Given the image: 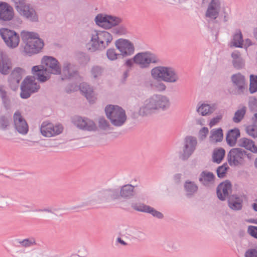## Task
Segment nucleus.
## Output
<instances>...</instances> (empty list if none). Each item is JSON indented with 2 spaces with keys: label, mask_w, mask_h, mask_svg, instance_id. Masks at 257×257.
<instances>
[{
  "label": "nucleus",
  "mask_w": 257,
  "mask_h": 257,
  "mask_svg": "<svg viewBox=\"0 0 257 257\" xmlns=\"http://www.w3.org/2000/svg\"><path fill=\"white\" fill-rule=\"evenodd\" d=\"M171 102L168 97L162 94H153L146 100L140 108L139 114L147 116L153 113L165 111L169 109Z\"/></svg>",
  "instance_id": "nucleus-1"
},
{
  "label": "nucleus",
  "mask_w": 257,
  "mask_h": 257,
  "mask_svg": "<svg viewBox=\"0 0 257 257\" xmlns=\"http://www.w3.org/2000/svg\"><path fill=\"white\" fill-rule=\"evenodd\" d=\"M42 65L35 66L32 68V72L37 79L44 82L50 78L47 73L54 75L61 74V67L58 60L52 56H44L41 61Z\"/></svg>",
  "instance_id": "nucleus-2"
},
{
  "label": "nucleus",
  "mask_w": 257,
  "mask_h": 257,
  "mask_svg": "<svg viewBox=\"0 0 257 257\" xmlns=\"http://www.w3.org/2000/svg\"><path fill=\"white\" fill-rule=\"evenodd\" d=\"M21 38L25 44L23 51L28 55L39 53L44 47V42L38 33H21Z\"/></svg>",
  "instance_id": "nucleus-3"
},
{
  "label": "nucleus",
  "mask_w": 257,
  "mask_h": 257,
  "mask_svg": "<svg viewBox=\"0 0 257 257\" xmlns=\"http://www.w3.org/2000/svg\"><path fill=\"white\" fill-rule=\"evenodd\" d=\"M151 75L156 80L161 79L168 83H175L180 79L177 71L171 67H156L152 69Z\"/></svg>",
  "instance_id": "nucleus-4"
},
{
  "label": "nucleus",
  "mask_w": 257,
  "mask_h": 257,
  "mask_svg": "<svg viewBox=\"0 0 257 257\" xmlns=\"http://www.w3.org/2000/svg\"><path fill=\"white\" fill-rule=\"evenodd\" d=\"M115 46L121 53L120 54H117L114 49H108L106 55L110 60H115L120 55H121L123 57H127L134 53L135 49L133 44L128 40L119 39L115 42Z\"/></svg>",
  "instance_id": "nucleus-5"
},
{
  "label": "nucleus",
  "mask_w": 257,
  "mask_h": 257,
  "mask_svg": "<svg viewBox=\"0 0 257 257\" xmlns=\"http://www.w3.org/2000/svg\"><path fill=\"white\" fill-rule=\"evenodd\" d=\"M107 117L115 126L122 125L126 120L125 110L118 105H107L105 108Z\"/></svg>",
  "instance_id": "nucleus-6"
},
{
  "label": "nucleus",
  "mask_w": 257,
  "mask_h": 257,
  "mask_svg": "<svg viewBox=\"0 0 257 257\" xmlns=\"http://www.w3.org/2000/svg\"><path fill=\"white\" fill-rule=\"evenodd\" d=\"M94 21L97 26L105 30L110 29L122 22V20L118 17L104 13L97 14Z\"/></svg>",
  "instance_id": "nucleus-7"
},
{
  "label": "nucleus",
  "mask_w": 257,
  "mask_h": 257,
  "mask_svg": "<svg viewBox=\"0 0 257 257\" xmlns=\"http://www.w3.org/2000/svg\"><path fill=\"white\" fill-rule=\"evenodd\" d=\"M40 87V85L35 82L34 76H27L21 84L20 97L27 99L32 94L37 92Z\"/></svg>",
  "instance_id": "nucleus-8"
},
{
  "label": "nucleus",
  "mask_w": 257,
  "mask_h": 257,
  "mask_svg": "<svg viewBox=\"0 0 257 257\" xmlns=\"http://www.w3.org/2000/svg\"><path fill=\"white\" fill-rule=\"evenodd\" d=\"M159 61L156 55L148 52L139 53L134 57V63L143 69L148 68L151 63L156 64Z\"/></svg>",
  "instance_id": "nucleus-9"
},
{
  "label": "nucleus",
  "mask_w": 257,
  "mask_h": 257,
  "mask_svg": "<svg viewBox=\"0 0 257 257\" xmlns=\"http://www.w3.org/2000/svg\"><path fill=\"white\" fill-rule=\"evenodd\" d=\"M234 94H243L247 89V82L245 76L240 73L233 74L230 77Z\"/></svg>",
  "instance_id": "nucleus-10"
},
{
  "label": "nucleus",
  "mask_w": 257,
  "mask_h": 257,
  "mask_svg": "<svg viewBox=\"0 0 257 257\" xmlns=\"http://www.w3.org/2000/svg\"><path fill=\"white\" fill-rule=\"evenodd\" d=\"M246 151L239 148H232L228 152L227 159L230 166H241L244 163V157Z\"/></svg>",
  "instance_id": "nucleus-11"
},
{
  "label": "nucleus",
  "mask_w": 257,
  "mask_h": 257,
  "mask_svg": "<svg viewBox=\"0 0 257 257\" xmlns=\"http://www.w3.org/2000/svg\"><path fill=\"white\" fill-rule=\"evenodd\" d=\"M73 123L78 128L87 131H95L97 127L92 120L80 116H75L72 118Z\"/></svg>",
  "instance_id": "nucleus-12"
},
{
  "label": "nucleus",
  "mask_w": 257,
  "mask_h": 257,
  "mask_svg": "<svg viewBox=\"0 0 257 257\" xmlns=\"http://www.w3.org/2000/svg\"><path fill=\"white\" fill-rule=\"evenodd\" d=\"M197 144V139L192 136H187L185 138L183 153L180 156L182 160H186L193 154Z\"/></svg>",
  "instance_id": "nucleus-13"
},
{
  "label": "nucleus",
  "mask_w": 257,
  "mask_h": 257,
  "mask_svg": "<svg viewBox=\"0 0 257 257\" xmlns=\"http://www.w3.org/2000/svg\"><path fill=\"white\" fill-rule=\"evenodd\" d=\"M221 8V0H211L205 12V17L210 21L216 20L219 15Z\"/></svg>",
  "instance_id": "nucleus-14"
},
{
  "label": "nucleus",
  "mask_w": 257,
  "mask_h": 257,
  "mask_svg": "<svg viewBox=\"0 0 257 257\" xmlns=\"http://www.w3.org/2000/svg\"><path fill=\"white\" fill-rule=\"evenodd\" d=\"M63 130L61 124L54 125L52 123L44 121L41 126L42 135L46 137H51L60 134Z\"/></svg>",
  "instance_id": "nucleus-15"
},
{
  "label": "nucleus",
  "mask_w": 257,
  "mask_h": 257,
  "mask_svg": "<svg viewBox=\"0 0 257 257\" xmlns=\"http://www.w3.org/2000/svg\"><path fill=\"white\" fill-rule=\"evenodd\" d=\"M13 119L15 130L20 134L26 135L29 131V126L19 111L14 113Z\"/></svg>",
  "instance_id": "nucleus-16"
},
{
  "label": "nucleus",
  "mask_w": 257,
  "mask_h": 257,
  "mask_svg": "<svg viewBox=\"0 0 257 257\" xmlns=\"http://www.w3.org/2000/svg\"><path fill=\"white\" fill-rule=\"evenodd\" d=\"M232 191V185L230 181L226 180L220 183L217 187L216 194L218 198L221 201H225L228 198Z\"/></svg>",
  "instance_id": "nucleus-17"
},
{
  "label": "nucleus",
  "mask_w": 257,
  "mask_h": 257,
  "mask_svg": "<svg viewBox=\"0 0 257 257\" xmlns=\"http://www.w3.org/2000/svg\"><path fill=\"white\" fill-rule=\"evenodd\" d=\"M17 11L21 16L32 22L39 21V17L36 10L30 4H25Z\"/></svg>",
  "instance_id": "nucleus-18"
},
{
  "label": "nucleus",
  "mask_w": 257,
  "mask_h": 257,
  "mask_svg": "<svg viewBox=\"0 0 257 257\" xmlns=\"http://www.w3.org/2000/svg\"><path fill=\"white\" fill-rule=\"evenodd\" d=\"M62 80L70 79L78 76L79 73L77 69L74 65L68 61L63 63L62 69L61 70Z\"/></svg>",
  "instance_id": "nucleus-19"
},
{
  "label": "nucleus",
  "mask_w": 257,
  "mask_h": 257,
  "mask_svg": "<svg viewBox=\"0 0 257 257\" xmlns=\"http://www.w3.org/2000/svg\"><path fill=\"white\" fill-rule=\"evenodd\" d=\"M0 35L9 48L14 49L18 46L20 43L19 33H0Z\"/></svg>",
  "instance_id": "nucleus-20"
},
{
  "label": "nucleus",
  "mask_w": 257,
  "mask_h": 257,
  "mask_svg": "<svg viewBox=\"0 0 257 257\" xmlns=\"http://www.w3.org/2000/svg\"><path fill=\"white\" fill-rule=\"evenodd\" d=\"M13 8L5 2L0 3V20L9 21L14 18Z\"/></svg>",
  "instance_id": "nucleus-21"
},
{
  "label": "nucleus",
  "mask_w": 257,
  "mask_h": 257,
  "mask_svg": "<svg viewBox=\"0 0 257 257\" xmlns=\"http://www.w3.org/2000/svg\"><path fill=\"white\" fill-rule=\"evenodd\" d=\"M12 68L10 58L5 53H0V72L4 75L8 74Z\"/></svg>",
  "instance_id": "nucleus-22"
},
{
  "label": "nucleus",
  "mask_w": 257,
  "mask_h": 257,
  "mask_svg": "<svg viewBox=\"0 0 257 257\" xmlns=\"http://www.w3.org/2000/svg\"><path fill=\"white\" fill-rule=\"evenodd\" d=\"M227 202L228 207L232 210L238 211L242 209L243 200L237 195H230Z\"/></svg>",
  "instance_id": "nucleus-23"
},
{
  "label": "nucleus",
  "mask_w": 257,
  "mask_h": 257,
  "mask_svg": "<svg viewBox=\"0 0 257 257\" xmlns=\"http://www.w3.org/2000/svg\"><path fill=\"white\" fill-rule=\"evenodd\" d=\"M232 58V65L236 70H240L245 66V61L242 58L240 53L238 51H235L231 54Z\"/></svg>",
  "instance_id": "nucleus-24"
},
{
  "label": "nucleus",
  "mask_w": 257,
  "mask_h": 257,
  "mask_svg": "<svg viewBox=\"0 0 257 257\" xmlns=\"http://www.w3.org/2000/svg\"><path fill=\"white\" fill-rule=\"evenodd\" d=\"M79 89L89 102L93 103L94 102L95 98L93 89L87 83L82 82L79 85Z\"/></svg>",
  "instance_id": "nucleus-25"
},
{
  "label": "nucleus",
  "mask_w": 257,
  "mask_h": 257,
  "mask_svg": "<svg viewBox=\"0 0 257 257\" xmlns=\"http://www.w3.org/2000/svg\"><path fill=\"white\" fill-rule=\"evenodd\" d=\"M119 195L124 199H129L133 198L136 195L135 186L131 184L122 186L120 189Z\"/></svg>",
  "instance_id": "nucleus-26"
},
{
  "label": "nucleus",
  "mask_w": 257,
  "mask_h": 257,
  "mask_svg": "<svg viewBox=\"0 0 257 257\" xmlns=\"http://www.w3.org/2000/svg\"><path fill=\"white\" fill-rule=\"evenodd\" d=\"M240 133L238 128H234L228 131L226 140L227 144L230 147H234L235 146L237 139L240 137Z\"/></svg>",
  "instance_id": "nucleus-27"
},
{
  "label": "nucleus",
  "mask_w": 257,
  "mask_h": 257,
  "mask_svg": "<svg viewBox=\"0 0 257 257\" xmlns=\"http://www.w3.org/2000/svg\"><path fill=\"white\" fill-rule=\"evenodd\" d=\"M109 190L108 189H104L99 191L96 194L91 197V200L87 204H90L92 202H99L104 200L110 199Z\"/></svg>",
  "instance_id": "nucleus-28"
},
{
  "label": "nucleus",
  "mask_w": 257,
  "mask_h": 257,
  "mask_svg": "<svg viewBox=\"0 0 257 257\" xmlns=\"http://www.w3.org/2000/svg\"><path fill=\"white\" fill-rule=\"evenodd\" d=\"M237 143L238 146L240 147H243L253 153H257V147L255 145L254 142L251 140L242 138L238 140Z\"/></svg>",
  "instance_id": "nucleus-29"
},
{
  "label": "nucleus",
  "mask_w": 257,
  "mask_h": 257,
  "mask_svg": "<svg viewBox=\"0 0 257 257\" xmlns=\"http://www.w3.org/2000/svg\"><path fill=\"white\" fill-rule=\"evenodd\" d=\"M215 176L213 173L206 171H202L199 176V181L204 186H207L209 183L214 182Z\"/></svg>",
  "instance_id": "nucleus-30"
},
{
  "label": "nucleus",
  "mask_w": 257,
  "mask_h": 257,
  "mask_svg": "<svg viewBox=\"0 0 257 257\" xmlns=\"http://www.w3.org/2000/svg\"><path fill=\"white\" fill-rule=\"evenodd\" d=\"M95 37L101 44L100 46L102 48H105L112 40V36L110 33H96Z\"/></svg>",
  "instance_id": "nucleus-31"
},
{
  "label": "nucleus",
  "mask_w": 257,
  "mask_h": 257,
  "mask_svg": "<svg viewBox=\"0 0 257 257\" xmlns=\"http://www.w3.org/2000/svg\"><path fill=\"white\" fill-rule=\"evenodd\" d=\"M186 195L188 197H191L197 192L198 186L193 181L187 180L184 184Z\"/></svg>",
  "instance_id": "nucleus-32"
},
{
  "label": "nucleus",
  "mask_w": 257,
  "mask_h": 257,
  "mask_svg": "<svg viewBox=\"0 0 257 257\" xmlns=\"http://www.w3.org/2000/svg\"><path fill=\"white\" fill-rule=\"evenodd\" d=\"M215 110L214 104L202 103L197 108V111L200 115L205 116L212 113Z\"/></svg>",
  "instance_id": "nucleus-33"
},
{
  "label": "nucleus",
  "mask_w": 257,
  "mask_h": 257,
  "mask_svg": "<svg viewBox=\"0 0 257 257\" xmlns=\"http://www.w3.org/2000/svg\"><path fill=\"white\" fill-rule=\"evenodd\" d=\"M247 110V107L245 106L242 105L238 107L235 112L232 120L234 123H239L244 117Z\"/></svg>",
  "instance_id": "nucleus-34"
},
{
  "label": "nucleus",
  "mask_w": 257,
  "mask_h": 257,
  "mask_svg": "<svg viewBox=\"0 0 257 257\" xmlns=\"http://www.w3.org/2000/svg\"><path fill=\"white\" fill-rule=\"evenodd\" d=\"M23 70L17 67L15 68L11 73L10 76V81L12 83H16L19 84L22 78V74Z\"/></svg>",
  "instance_id": "nucleus-35"
},
{
  "label": "nucleus",
  "mask_w": 257,
  "mask_h": 257,
  "mask_svg": "<svg viewBox=\"0 0 257 257\" xmlns=\"http://www.w3.org/2000/svg\"><path fill=\"white\" fill-rule=\"evenodd\" d=\"M0 97L2 99L3 104L6 110L11 108V100L7 95V91L4 89V86L0 85Z\"/></svg>",
  "instance_id": "nucleus-36"
},
{
  "label": "nucleus",
  "mask_w": 257,
  "mask_h": 257,
  "mask_svg": "<svg viewBox=\"0 0 257 257\" xmlns=\"http://www.w3.org/2000/svg\"><path fill=\"white\" fill-rule=\"evenodd\" d=\"M225 154L224 149L219 148L214 149L212 155V160L213 162L219 164L223 159Z\"/></svg>",
  "instance_id": "nucleus-37"
},
{
  "label": "nucleus",
  "mask_w": 257,
  "mask_h": 257,
  "mask_svg": "<svg viewBox=\"0 0 257 257\" xmlns=\"http://www.w3.org/2000/svg\"><path fill=\"white\" fill-rule=\"evenodd\" d=\"M101 45L95 35H93L91 37V42L87 45L88 49L92 52H95L97 50H102L104 48H101Z\"/></svg>",
  "instance_id": "nucleus-38"
},
{
  "label": "nucleus",
  "mask_w": 257,
  "mask_h": 257,
  "mask_svg": "<svg viewBox=\"0 0 257 257\" xmlns=\"http://www.w3.org/2000/svg\"><path fill=\"white\" fill-rule=\"evenodd\" d=\"M230 47L242 48L243 38L242 33H235L230 42Z\"/></svg>",
  "instance_id": "nucleus-39"
},
{
  "label": "nucleus",
  "mask_w": 257,
  "mask_h": 257,
  "mask_svg": "<svg viewBox=\"0 0 257 257\" xmlns=\"http://www.w3.org/2000/svg\"><path fill=\"white\" fill-rule=\"evenodd\" d=\"M210 138L215 140V142H220L223 138L222 129L220 127L212 129L210 132Z\"/></svg>",
  "instance_id": "nucleus-40"
},
{
  "label": "nucleus",
  "mask_w": 257,
  "mask_h": 257,
  "mask_svg": "<svg viewBox=\"0 0 257 257\" xmlns=\"http://www.w3.org/2000/svg\"><path fill=\"white\" fill-rule=\"evenodd\" d=\"M19 243L24 247H30L34 245H37L36 239L33 237H29L25 238L19 241Z\"/></svg>",
  "instance_id": "nucleus-41"
},
{
  "label": "nucleus",
  "mask_w": 257,
  "mask_h": 257,
  "mask_svg": "<svg viewBox=\"0 0 257 257\" xmlns=\"http://www.w3.org/2000/svg\"><path fill=\"white\" fill-rule=\"evenodd\" d=\"M229 169L226 163L219 166L216 169L217 177L219 178H223L225 177L227 171Z\"/></svg>",
  "instance_id": "nucleus-42"
},
{
  "label": "nucleus",
  "mask_w": 257,
  "mask_h": 257,
  "mask_svg": "<svg viewBox=\"0 0 257 257\" xmlns=\"http://www.w3.org/2000/svg\"><path fill=\"white\" fill-rule=\"evenodd\" d=\"M249 92L252 94L257 91V76L251 74L250 75Z\"/></svg>",
  "instance_id": "nucleus-43"
},
{
  "label": "nucleus",
  "mask_w": 257,
  "mask_h": 257,
  "mask_svg": "<svg viewBox=\"0 0 257 257\" xmlns=\"http://www.w3.org/2000/svg\"><path fill=\"white\" fill-rule=\"evenodd\" d=\"M11 117L5 115L0 116V129L6 130L10 124Z\"/></svg>",
  "instance_id": "nucleus-44"
},
{
  "label": "nucleus",
  "mask_w": 257,
  "mask_h": 257,
  "mask_svg": "<svg viewBox=\"0 0 257 257\" xmlns=\"http://www.w3.org/2000/svg\"><path fill=\"white\" fill-rule=\"evenodd\" d=\"M151 86L152 89L160 92L164 91L166 89L165 84L161 81L152 82L151 83Z\"/></svg>",
  "instance_id": "nucleus-45"
},
{
  "label": "nucleus",
  "mask_w": 257,
  "mask_h": 257,
  "mask_svg": "<svg viewBox=\"0 0 257 257\" xmlns=\"http://www.w3.org/2000/svg\"><path fill=\"white\" fill-rule=\"evenodd\" d=\"M132 207L135 210L147 213L149 205L142 203H134L131 205Z\"/></svg>",
  "instance_id": "nucleus-46"
},
{
  "label": "nucleus",
  "mask_w": 257,
  "mask_h": 257,
  "mask_svg": "<svg viewBox=\"0 0 257 257\" xmlns=\"http://www.w3.org/2000/svg\"><path fill=\"white\" fill-rule=\"evenodd\" d=\"M103 71V69L102 67L95 65L92 67L90 72L93 77L96 79L102 75Z\"/></svg>",
  "instance_id": "nucleus-47"
},
{
  "label": "nucleus",
  "mask_w": 257,
  "mask_h": 257,
  "mask_svg": "<svg viewBox=\"0 0 257 257\" xmlns=\"http://www.w3.org/2000/svg\"><path fill=\"white\" fill-rule=\"evenodd\" d=\"M77 59L80 64L86 65L89 62L90 57L85 53L79 52L77 54Z\"/></svg>",
  "instance_id": "nucleus-48"
},
{
  "label": "nucleus",
  "mask_w": 257,
  "mask_h": 257,
  "mask_svg": "<svg viewBox=\"0 0 257 257\" xmlns=\"http://www.w3.org/2000/svg\"><path fill=\"white\" fill-rule=\"evenodd\" d=\"M48 256L46 251L42 249H34L30 253L29 257H44Z\"/></svg>",
  "instance_id": "nucleus-49"
},
{
  "label": "nucleus",
  "mask_w": 257,
  "mask_h": 257,
  "mask_svg": "<svg viewBox=\"0 0 257 257\" xmlns=\"http://www.w3.org/2000/svg\"><path fill=\"white\" fill-rule=\"evenodd\" d=\"M245 130L249 136L254 138H257V125H248L246 127Z\"/></svg>",
  "instance_id": "nucleus-50"
},
{
  "label": "nucleus",
  "mask_w": 257,
  "mask_h": 257,
  "mask_svg": "<svg viewBox=\"0 0 257 257\" xmlns=\"http://www.w3.org/2000/svg\"><path fill=\"white\" fill-rule=\"evenodd\" d=\"M147 213L151 214L154 217L158 219H162L164 217V215L161 212L156 210L154 208L149 206Z\"/></svg>",
  "instance_id": "nucleus-51"
},
{
  "label": "nucleus",
  "mask_w": 257,
  "mask_h": 257,
  "mask_svg": "<svg viewBox=\"0 0 257 257\" xmlns=\"http://www.w3.org/2000/svg\"><path fill=\"white\" fill-rule=\"evenodd\" d=\"M98 125L100 128L102 130H108L110 127L109 122L104 117L99 118Z\"/></svg>",
  "instance_id": "nucleus-52"
},
{
  "label": "nucleus",
  "mask_w": 257,
  "mask_h": 257,
  "mask_svg": "<svg viewBox=\"0 0 257 257\" xmlns=\"http://www.w3.org/2000/svg\"><path fill=\"white\" fill-rule=\"evenodd\" d=\"M110 199H115L120 197L119 191L117 189H108Z\"/></svg>",
  "instance_id": "nucleus-53"
},
{
  "label": "nucleus",
  "mask_w": 257,
  "mask_h": 257,
  "mask_svg": "<svg viewBox=\"0 0 257 257\" xmlns=\"http://www.w3.org/2000/svg\"><path fill=\"white\" fill-rule=\"evenodd\" d=\"M247 232L251 236L257 239V226H249Z\"/></svg>",
  "instance_id": "nucleus-54"
},
{
  "label": "nucleus",
  "mask_w": 257,
  "mask_h": 257,
  "mask_svg": "<svg viewBox=\"0 0 257 257\" xmlns=\"http://www.w3.org/2000/svg\"><path fill=\"white\" fill-rule=\"evenodd\" d=\"M245 257H257V250L255 248H250L247 250L245 253Z\"/></svg>",
  "instance_id": "nucleus-55"
},
{
  "label": "nucleus",
  "mask_w": 257,
  "mask_h": 257,
  "mask_svg": "<svg viewBox=\"0 0 257 257\" xmlns=\"http://www.w3.org/2000/svg\"><path fill=\"white\" fill-rule=\"evenodd\" d=\"M24 206L27 208L29 209L30 211H33V210H32V208H33L32 206H31V205H24ZM34 211L46 212H49V213H53L52 210H51V209H50L49 208H43V209H38L34 210Z\"/></svg>",
  "instance_id": "nucleus-56"
},
{
  "label": "nucleus",
  "mask_w": 257,
  "mask_h": 257,
  "mask_svg": "<svg viewBox=\"0 0 257 257\" xmlns=\"http://www.w3.org/2000/svg\"><path fill=\"white\" fill-rule=\"evenodd\" d=\"M167 248L168 249L176 250L179 247V245L177 242L173 241H168L167 242Z\"/></svg>",
  "instance_id": "nucleus-57"
},
{
  "label": "nucleus",
  "mask_w": 257,
  "mask_h": 257,
  "mask_svg": "<svg viewBox=\"0 0 257 257\" xmlns=\"http://www.w3.org/2000/svg\"><path fill=\"white\" fill-rule=\"evenodd\" d=\"M208 133V129L206 127H202L199 132L200 139L202 140H204Z\"/></svg>",
  "instance_id": "nucleus-58"
},
{
  "label": "nucleus",
  "mask_w": 257,
  "mask_h": 257,
  "mask_svg": "<svg viewBox=\"0 0 257 257\" xmlns=\"http://www.w3.org/2000/svg\"><path fill=\"white\" fill-rule=\"evenodd\" d=\"M222 118V115L221 114L218 115L215 117L212 118L209 122V125L212 126L216 124Z\"/></svg>",
  "instance_id": "nucleus-59"
},
{
  "label": "nucleus",
  "mask_w": 257,
  "mask_h": 257,
  "mask_svg": "<svg viewBox=\"0 0 257 257\" xmlns=\"http://www.w3.org/2000/svg\"><path fill=\"white\" fill-rule=\"evenodd\" d=\"M135 237L140 240H144L146 238V234L143 231H138L135 233Z\"/></svg>",
  "instance_id": "nucleus-60"
},
{
  "label": "nucleus",
  "mask_w": 257,
  "mask_h": 257,
  "mask_svg": "<svg viewBox=\"0 0 257 257\" xmlns=\"http://www.w3.org/2000/svg\"><path fill=\"white\" fill-rule=\"evenodd\" d=\"M15 4L17 11L26 4L25 0H12Z\"/></svg>",
  "instance_id": "nucleus-61"
},
{
  "label": "nucleus",
  "mask_w": 257,
  "mask_h": 257,
  "mask_svg": "<svg viewBox=\"0 0 257 257\" xmlns=\"http://www.w3.org/2000/svg\"><path fill=\"white\" fill-rule=\"evenodd\" d=\"M221 18L224 23H226L230 19V13L225 10H223L222 13Z\"/></svg>",
  "instance_id": "nucleus-62"
},
{
  "label": "nucleus",
  "mask_w": 257,
  "mask_h": 257,
  "mask_svg": "<svg viewBox=\"0 0 257 257\" xmlns=\"http://www.w3.org/2000/svg\"><path fill=\"white\" fill-rule=\"evenodd\" d=\"M116 25L115 27V32H125L127 31L128 30L126 28L125 25Z\"/></svg>",
  "instance_id": "nucleus-63"
},
{
  "label": "nucleus",
  "mask_w": 257,
  "mask_h": 257,
  "mask_svg": "<svg viewBox=\"0 0 257 257\" xmlns=\"http://www.w3.org/2000/svg\"><path fill=\"white\" fill-rule=\"evenodd\" d=\"M78 257H86L87 255V251L86 248L82 247L78 250V253H76Z\"/></svg>",
  "instance_id": "nucleus-64"
}]
</instances>
